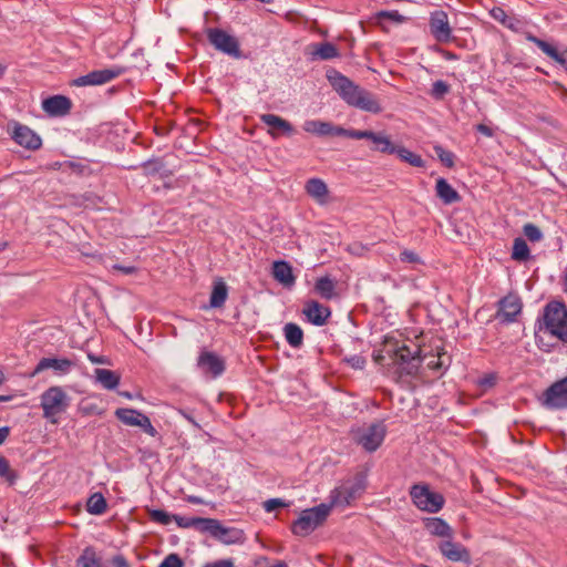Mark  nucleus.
Returning a JSON list of instances; mask_svg holds the SVG:
<instances>
[{"mask_svg":"<svg viewBox=\"0 0 567 567\" xmlns=\"http://www.w3.org/2000/svg\"><path fill=\"white\" fill-rule=\"evenodd\" d=\"M535 332L536 344L545 352H550L554 344L544 340V336L556 338L567 343V307L560 300H550L543 308L542 317L537 319Z\"/></svg>","mask_w":567,"mask_h":567,"instance_id":"f257e3e1","label":"nucleus"},{"mask_svg":"<svg viewBox=\"0 0 567 567\" xmlns=\"http://www.w3.org/2000/svg\"><path fill=\"white\" fill-rule=\"evenodd\" d=\"M327 78L333 90L350 106L361 111L378 114L382 107L375 95L359 85L338 71H331Z\"/></svg>","mask_w":567,"mask_h":567,"instance_id":"f03ea898","label":"nucleus"},{"mask_svg":"<svg viewBox=\"0 0 567 567\" xmlns=\"http://www.w3.org/2000/svg\"><path fill=\"white\" fill-rule=\"evenodd\" d=\"M388 354L396 368L395 373L399 378L415 377L419 373V369L423 362L419 347L412 351L408 346L402 344L393 350H388Z\"/></svg>","mask_w":567,"mask_h":567,"instance_id":"7ed1b4c3","label":"nucleus"},{"mask_svg":"<svg viewBox=\"0 0 567 567\" xmlns=\"http://www.w3.org/2000/svg\"><path fill=\"white\" fill-rule=\"evenodd\" d=\"M41 408L43 417L52 424L58 423V416L66 411L70 405V396L61 386H50L41 394Z\"/></svg>","mask_w":567,"mask_h":567,"instance_id":"20e7f679","label":"nucleus"},{"mask_svg":"<svg viewBox=\"0 0 567 567\" xmlns=\"http://www.w3.org/2000/svg\"><path fill=\"white\" fill-rule=\"evenodd\" d=\"M331 511V505L320 504L318 506L307 508L302 511L299 517L292 523L291 532L296 536H307L312 533L316 528L324 523L329 513Z\"/></svg>","mask_w":567,"mask_h":567,"instance_id":"39448f33","label":"nucleus"},{"mask_svg":"<svg viewBox=\"0 0 567 567\" xmlns=\"http://www.w3.org/2000/svg\"><path fill=\"white\" fill-rule=\"evenodd\" d=\"M410 497L412 503L423 512L437 513L445 503L444 496L440 493L432 492L426 484H414L410 488Z\"/></svg>","mask_w":567,"mask_h":567,"instance_id":"423d86ee","label":"nucleus"},{"mask_svg":"<svg viewBox=\"0 0 567 567\" xmlns=\"http://www.w3.org/2000/svg\"><path fill=\"white\" fill-rule=\"evenodd\" d=\"M385 434L386 426L383 422H375L368 426L352 430L353 441L370 453L380 447L384 441Z\"/></svg>","mask_w":567,"mask_h":567,"instance_id":"0eeeda50","label":"nucleus"},{"mask_svg":"<svg viewBox=\"0 0 567 567\" xmlns=\"http://www.w3.org/2000/svg\"><path fill=\"white\" fill-rule=\"evenodd\" d=\"M364 488V482L360 478L346 481L330 492L328 505H331V508L347 507L363 493Z\"/></svg>","mask_w":567,"mask_h":567,"instance_id":"6e6552de","label":"nucleus"},{"mask_svg":"<svg viewBox=\"0 0 567 567\" xmlns=\"http://www.w3.org/2000/svg\"><path fill=\"white\" fill-rule=\"evenodd\" d=\"M206 35L216 50L234 58H240L239 42L234 35L219 28H208Z\"/></svg>","mask_w":567,"mask_h":567,"instance_id":"1a4fd4ad","label":"nucleus"},{"mask_svg":"<svg viewBox=\"0 0 567 567\" xmlns=\"http://www.w3.org/2000/svg\"><path fill=\"white\" fill-rule=\"evenodd\" d=\"M114 414L123 424L128 426H138L146 434L153 437L158 436V432L153 426L150 417L142 412L130 408H118L115 410Z\"/></svg>","mask_w":567,"mask_h":567,"instance_id":"9d476101","label":"nucleus"},{"mask_svg":"<svg viewBox=\"0 0 567 567\" xmlns=\"http://www.w3.org/2000/svg\"><path fill=\"white\" fill-rule=\"evenodd\" d=\"M206 533L216 538L223 544H243L246 540V536L243 529L237 527H225L217 519L209 518L208 527Z\"/></svg>","mask_w":567,"mask_h":567,"instance_id":"9b49d317","label":"nucleus"},{"mask_svg":"<svg viewBox=\"0 0 567 567\" xmlns=\"http://www.w3.org/2000/svg\"><path fill=\"white\" fill-rule=\"evenodd\" d=\"M123 68L114 66L110 69L94 70L85 75L74 79L71 84L74 86H95L103 85L118 78L123 73Z\"/></svg>","mask_w":567,"mask_h":567,"instance_id":"f8f14e48","label":"nucleus"},{"mask_svg":"<svg viewBox=\"0 0 567 567\" xmlns=\"http://www.w3.org/2000/svg\"><path fill=\"white\" fill-rule=\"evenodd\" d=\"M543 405L549 410L567 409V377L546 389L543 394Z\"/></svg>","mask_w":567,"mask_h":567,"instance_id":"ddd939ff","label":"nucleus"},{"mask_svg":"<svg viewBox=\"0 0 567 567\" xmlns=\"http://www.w3.org/2000/svg\"><path fill=\"white\" fill-rule=\"evenodd\" d=\"M430 31L437 42H449L452 39V28L449 22L447 13L443 10H436L430 17Z\"/></svg>","mask_w":567,"mask_h":567,"instance_id":"4468645a","label":"nucleus"},{"mask_svg":"<svg viewBox=\"0 0 567 567\" xmlns=\"http://www.w3.org/2000/svg\"><path fill=\"white\" fill-rule=\"evenodd\" d=\"M197 367L203 373L209 374L212 378L220 377L226 369L225 360L215 352L207 350H203L199 353Z\"/></svg>","mask_w":567,"mask_h":567,"instance_id":"2eb2a0df","label":"nucleus"},{"mask_svg":"<svg viewBox=\"0 0 567 567\" xmlns=\"http://www.w3.org/2000/svg\"><path fill=\"white\" fill-rule=\"evenodd\" d=\"M11 137L17 144L30 151H37L42 146L40 135L20 123H14Z\"/></svg>","mask_w":567,"mask_h":567,"instance_id":"dca6fc26","label":"nucleus"},{"mask_svg":"<svg viewBox=\"0 0 567 567\" xmlns=\"http://www.w3.org/2000/svg\"><path fill=\"white\" fill-rule=\"evenodd\" d=\"M439 550L450 561L465 565H470L472 561L470 550L461 543L453 542L452 538L441 542Z\"/></svg>","mask_w":567,"mask_h":567,"instance_id":"f3484780","label":"nucleus"},{"mask_svg":"<svg viewBox=\"0 0 567 567\" xmlns=\"http://www.w3.org/2000/svg\"><path fill=\"white\" fill-rule=\"evenodd\" d=\"M522 300L515 293H508L498 301V310L496 317L503 322H513L522 311Z\"/></svg>","mask_w":567,"mask_h":567,"instance_id":"a211bd4d","label":"nucleus"},{"mask_svg":"<svg viewBox=\"0 0 567 567\" xmlns=\"http://www.w3.org/2000/svg\"><path fill=\"white\" fill-rule=\"evenodd\" d=\"M73 362L66 358H42L30 377H35L47 369H52L56 374H66L71 371Z\"/></svg>","mask_w":567,"mask_h":567,"instance_id":"6ab92c4d","label":"nucleus"},{"mask_svg":"<svg viewBox=\"0 0 567 567\" xmlns=\"http://www.w3.org/2000/svg\"><path fill=\"white\" fill-rule=\"evenodd\" d=\"M42 109L50 116H64L70 113L72 102L64 95H53L43 100Z\"/></svg>","mask_w":567,"mask_h":567,"instance_id":"aec40b11","label":"nucleus"},{"mask_svg":"<svg viewBox=\"0 0 567 567\" xmlns=\"http://www.w3.org/2000/svg\"><path fill=\"white\" fill-rule=\"evenodd\" d=\"M302 313L306 316L310 323L318 327L326 324L329 317L331 316L330 309L316 300L307 301L305 303Z\"/></svg>","mask_w":567,"mask_h":567,"instance_id":"412c9836","label":"nucleus"},{"mask_svg":"<svg viewBox=\"0 0 567 567\" xmlns=\"http://www.w3.org/2000/svg\"><path fill=\"white\" fill-rule=\"evenodd\" d=\"M260 121L270 127L268 131V134L272 138L278 137L277 131H280L282 134L288 135V136L292 135V133L295 131L293 126L291 125L290 122H288L287 120L282 118L276 114H271V113L262 114V115H260Z\"/></svg>","mask_w":567,"mask_h":567,"instance_id":"4be33fe9","label":"nucleus"},{"mask_svg":"<svg viewBox=\"0 0 567 567\" xmlns=\"http://www.w3.org/2000/svg\"><path fill=\"white\" fill-rule=\"evenodd\" d=\"M422 522L430 535L447 539L453 538V529L443 518L425 517Z\"/></svg>","mask_w":567,"mask_h":567,"instance_id":"5701e85b","label":"nucleus"},{"mask_svg":"<svg viewBox=\"0 0 567 567\" xmlns=\"http://www.w3.org/2000/svg\"><path fill=\"white\" fill-rule=\"evenodd\" d=\"M272 277L285 287H292L296 281L291 265L285 260H277L274 262Z\"/></svg>","mask_w":567,"mask_h":567,"instance_id":"b1692460","label":"nucleus"},{"mask_svg":"<svg viewBox=\"0 0 567 567\" xmlns=\"http://www.w3.org/2000/svg\"><path fill=\"white\" fill-rule=\"evenodd\" d=\"M339 127L340 126L333 125L330 122H323L320 120L306 121L303 124V130L306 132L318 136H338Z\"/></svg>","mask_w":567,"mask_h":567,"instance_id":"393cba45","label":"nucleus"},{"mask_svg":"<svg viewBox=\"0 0 567 567\" xmlns=\"http://www.w3.org/2000/svg\"><path fill=\"white\" fill-rule=\"evenodd\" d=\"M370 150L382 154H394L395 146L384 132H370Z\"/></svg>","mask_w":567,"mask_h":567,"instance_id":"a878e982","label":"nucleus"},{"mask_svg":"<svg viewBox=\"0 0 567 567\" xmlns=\"http://www.w3.org/2000/svg\"><path fill=\"white\" fill-rule=\"evenodd\" d=\"M306 193L318 204H326L329 194L327 184L321 178H310L305 185Z\"/></svg>","mask_w":567,"mask_h":567,"instance_id":"bb28decb","label":"nucleus"},{"mask_svg":"<svg viewBox=\"0 0 567 567\" xmlns=\"http://www.w3.org/2000/svg\"><path fill=\"white\" fill-rule=\"evenodd\" d=\"M228 297V286L223 278H216L213 281L209 308L218 309L224 307Z\"/></svg>","mask_w":567,"mask_h":567,"instance_id":"cd10ccee","label":"nucleus"},{"mask_svg":"<svg viewBox=\"0 0 567 567\" xmlns=\"http://www.w3.org/2000/svg\"><path fill=\"white\" fill-rule=\"evenodd\" d=\"M436 196L445 204L451 205L461 200V196L445 178L440 177L435 185Z\"/></svg>","mask_w":567,"mask_h":567,"instance_id":"c85d7f7f","label":"nucleus"},{"mask_svg":"<svg viewBox=\"0 0 567 567\" xmlns=\"http://www.w3.org/2000/svg\"><path fill=\"white\" fill-rule=\"evenodd\" d=\"M311 48H312V50H311L310 54L312 55V60L318 59V60L327 61V60L338 58L340 55L338 48L330 42H321L318 44H312Z\"/></svg>","mask_w":567,"mask_h":567,"instance_id":"c756f323","label":"nucleus"},{"mask_svg":"<svg viewBox=\"0 0 567 567\" xmlns=\"http://www.w3.org/2000/svg\"><path fill=\"white\" fill-rule=\"evenodd\" d=\"M76 567H104L93 546H86L75 561Z\"/></svg>","mask_w":567,"mask_h":567,"instance_id":"7c9ffc66","label":"nucleus"},{"mask_svg":"<svg viewBox=\"0 0 567 567\" xmlns=\"http://www.w3.org/2000/svg\"><path fill=\"white\" fill-rule=\"evenodd\" d=\"M174 522L177 524L178 527L195 528L202 533H206V527H208L209 518L185 517L181 515H174Z\"/></svg>","mask_w":567,"mask_h":567,"instance_id":"2f4dec72","label":"nucleus"},{"mask_svg":"<svg viewBox=\"0 0 567 567\" xmlns=\"http://www.w3.org/2000/svg\"><path fill=\"white\" fill-rule=\"evenodd\" d=\"M142 167L147 176L159 175L161 177H169L173 175V172L166 168L161 158L148 159L142 164Z\"/></svg>","mask_w":567,"mask_h":567,"instance_id":"473e14b6","label":"nucleus"},{"mask_svg":"<svg viewBox=\"0 0 567 567\" xmlns=\"http://www.w3.org/2000/svg\"><path fill=\"white\" fill-rule=\"evenodd\" d=\"M284 333L287 342L290 347L298 349L303 343V331L293 322L286 323L284 327Z\"/></svg>","mask_w":567,"mask_h":567,"instance_id":"72a5a7b5","label":"nucleus"},{"mask_svg":"<svg viewBox=\"0 0 567 567\" xmlns=\"http://www.w3.org/2000/svg\"><path fill=\"white\" fill-rule=\"evenodd\" d=\"M525 38L527 41L537 45V48L539 50H542L543 53H545L547 56L553 59L555 62L558 61L561 52H559L558 49L554 44L537 38L536 35H534L530 32H527L525 34Z\"/></svg>","mask_w":567,"mask_h":567,"instance_id":"f704fd0d","label":"nucleus"},{"mask_svg":"<svg viewBox=\"0 0 567 567\" xmlns=\"http://www.w3.org/2000/svg\"><path fill=\"white\" fill-rule=\"evenodd\" d=\"M316 292L326 300L333 299L336 293V282L329 277H320L315 284Z\"/></svg>","mask_w":567,"mask_h":567,"instance_id":"c9c22d12","label":"nucleus"},{"mask_svg":"<svg viewBox=\"0 0 567 567\" xmlns=\"http://www.w3.org/2000/svg\"><path fill=\"white\" fill-rule=\"evenodd\" d=\"M97 382L106 390H114L120 383V375L107 369H95Z\"/></svg>","mask_w":567,"mask_h":567,"instance_id":"e433bc0d","label":"nucleus"},{"mask_svg":"<svg viewBox=\"0 0 567 567\" xmlns=\"http://www.w3.org/2000/svg\"><path fill=\"white\" fill-rule=\"evenodd\" d=\"M423 361L426 360V367L430 370L442 372L445 371L450 364V358L445 352H439L437 354L423 355Z\"/></svg>","mask_w":567,"mask_h":567,"instance_id":"4c0bfd02","label":"nucleus"},{"mask_svg":"<svg viewBox=\"0 0 567 567\" xmlns=\"http://www.w3.org/2000/svg\"><path fill=\"white\" fill-rule=\"evenodd\" d=\"M394 154H396L402 162H405L413 167L422 168L425 166L424 159L419 154L411 152L404 146H395Z\"/></svg>","mask_w":567,"mask_h":567,"instance_id":"58836bf2","label":"nucleus"},{"mask_svg":"<svg viewBox=\"0 0 567 567\" xmlns=\"http://www.w3.org/2000/svg\"><path fill=\"white\" fill-rule=\"evenodd\" d=\"M106 508V499L101 493L92 494L86 502V511L92 515H102Z\"/></svg>","mask_w":567,"mask_h":567,"instance_id":"ea45409f","label":"nucleus"},{"mask_svg":"<svg viewBox=\"0 0 567 567\" xmlns=\"http://www.w3.org/2000/svg\"><path fill=\"white\" fill-rule=\"evenodd\" d=\"M529 258L530 249L527 243L520 237L515 238L513 243L512 259L516 261H526Z\"/></svg>","mask_w":567,"mask_h":567,"instance_id":"a19ab883","label":"nucleus"},{"mask_svg":"<svg viewBox=\"0 0 567 567\" xmlns=\"http://www.w3.org/2000/svg\"><path fill=\"white\" fill-rule=\"evenodd\" d=\"M433 150L444 166L452 168L455 165V154L453 152L445 150L440 144L434 145Z\"/></svg>","mask_w":567,"mask_h":567,"instance_id":"79ce46f5","label":"nucleus"},{"mask_svg":"<svg viewBox=\"0 0 567 567\" xmlns=\"http://www.w3.org/2000/svg\"><path fill=\"white\" fill-rule=\"evenodd\" d=\"M0 477L6 480L10 485L14 484L18 478V475L11 468L9 461L2 455H0Z\"/></svg>","mask_w":567,"mask_h":567,"instance_id":"37998d69","label":"nucleus"},{"mask_svg":"<svg viewBox=\"0 0 567 567\" xmlns=\"http://www.w3.org/2000/svg\"><path fill=\"white\" fill-rule=\"evenodd\" d=\"M147 512L151 520L154 523L168 525L172 520H174L175 514H169L163 509H148Z\"/></svg>","mask_w":567,"mask_h":567,"instance_id":"c03bdc74","label":"nucleus"},{"mask_svg":"<svg viewBox=\"0 0 567 567\" xmlns=\"http://www.w3.org/2000/svg\"><path fill=\"white\" fill-rule=\"evenodd\" d=\"M371 131H361V130H353V128H344L339 127L338 136L349 137L353 140H369Z\"/></svg>","mask_w":567,"mask_h":567,"instance_id":"a18cd8bd","label":"nucleus"},{"mask_svg":"<svg viewBox=\"0 0 567 567\" xmlns=\"http://www.w3.org/2000/svg\"><path fill=\"white\" fill-rule=\"evenodd\" d=\"M523 233L533 243H537L543 239L542 230L532 223L524 225Z\"/></svg>","mask_w":567,"mask_h":567,"instance_id":"49530a36","label":"nucleus"},{"mask_svg":"<svg viewBox=\"0 0 567 567\" xmlns=\"http://www.w3.org/2000/svg\"><path fill=\"white\" fill-rule=\"evenodd\" d=\"M491 16L502 24L506 25L509 29H514L511 19L508 18L506 11L503 8L495 7L491 10Z\"/></svg>","mask_w":567,"mask_h":567,"instance_id":"de8ad7c7","label":"nucleus"},{"mask_svg":"<svg viewBox=\"0 0 567 567\" xmlns=\"http://www.w3.org/2000/svg\"><path fill=\"white\" fill-rule=\"evenodd\" d=\"M449 92L450 85L442 80L435 81L432 85L431 94L435 99H442Z\"/></svg>","mask_w":567,"mask_h":567,"instance_id":"09e8293b","label":"nucleus"},{"mask_svg":"<svg viewBox=\"0 0 567 567\" xmlns=\"http://www.w3.org/2000/svg\"><path fill=\"white\" fill-rule=\"evenodd\" d=\"M158 567H184L182 558L173 553L167 555Z\"/></svg>","mask_w":567,"mask_h":567,"instance_id":"8fccbe9b","label":"nucleus"},{"mask_svg":"<svg viewBox=\"0 0 567 567\" xmlns=\"http://www.w3.org/2000/svg\"><path fill=\"white\" fill-rule=\"evenodd\" d=\"M59 168L64 172L70 171V172H74L78 174H82L85 166L78 162L64 161V162H62V164H59Z\"/></svg>","mask_w":567,"mask_h":567,"instance_id":"3c124183","label":"nucleus"},{"mask_svg":"<svg viewBox=\"0 0 567 567\" xmlns=\"http://www.w3.org/2000/svg\"><path fill=\"white\" fill-rule=\"evenodd\" d=\"M344 362H347L351 368L353 369H363L365 367L367 360L364 357L360 354H354L351 357H346L343 359Z\"/></svg>","mask_w":567,"mask_h":567,"instance_id":"603ef678","label":"nucleus"},{"mask_svg":"<svg viewBox=\"0 0 567 567\" xmlns=\"http://www.w3.org/2000/svg\"><path fill=\"white\" fill-rule=\"evenodd\" d=\"M380 18L391 20L396 23H402L405 21V17H403L399 11L396 10H390V11H381L379 13Z\"/></svg>","mask_w":567,"mask_h":567,"instance_id":"864d4df0","label":"nucleus"},{"mask_svg":"<svg viewBox=\"0 0 567 567\" xmlns=\"http://www.w3.org/2000/svg\"><path fill=\"white\" fill-rule=\"evenodd\" d=\"M284 506H286V504L280 498H270L264 503V509L268 513Z\"/></svg>","mask_w":567,"mask_h":567,"instance_id":"5fc2aeb1","label":"nucleus"},{"mask_svg":"<svg viewBox=\"0 0 567 567\" xmlns=\"http://www.w3.org/2000/svg\"><path fill=\"white\" fill-rule=\"evenodd\" d=\"M400 259H401V261H404V262H411V264L420 262V257L417 256V254H415L412 250L402 251L400 254Z\"/></svg>","mask_w":567,"mask_h":567,"instance_id":"6e6d98bb","label":"nucleus"},{"mask_svg":"<svg viewBox=\"0 0 567 567\" xmlns=\"http://www.w3.org/2000/svg\"><path fill=\"white\" fill-rule=\"evenodd\" d=\"M475 128L478 133L483 134L486 137H492L494 135L493 128L485 124L480 123L475 126Z\"/></svg>","mask_w":567,"mask_h":567,"instance_id":"4d7b16f0","label":"nucleus"},{"mask_svg":"<svg viewBox=\"0 0 567 567\" xmlns=\"http://www.w3.org/2000/svg\"><path fill=\"white\" fill-rule=\"evenodd\" d=\"M436 52H439L442 55V58L447 60V61L458 60V55L457 54H455L454 52L444 50L442 48H436Z\"/></svg>","mask_w":567,"mask_h":567,"instance_id":"13d9d810","label":"nucleus"},{"mask_svg":"<svg viewBox=\"0 0 567 567\" xmlns=\"http://www.w3.org/2000/svg\"><path fill=\"white\" fill-rule=\"evenodd\" d=\"M204 567H234L230 559H221L214 563H208Z\"/></svg>","mask_w":567,"mask_h":567,"instance_id":"bf43d9fd","label":"nucleus"},{"mask_svg":"<svg viewBox=\"0 0 567 567\" xmlns=\"http://www.w3.org/2000/svg\"><path fill=\"white\" fill-rule=\"evenodd\" d=\"M112 565L114 567H127V560L123 555H116L112 558Z\"/></svg>","mask_w":567,"mask_h":567,"instance_id":"052dcab7","label":"nucleus"},{"mask_svg":"<svg viewBox=\"0 0 567 567\" xmlns=\"http://www.w3.org/2000/svg\"><path fill=\"white\" fill-rule=\"evenodd\" d=\"M11 429L9 426L0 427V445H2L9 437Z\"/></svg>","mask_w":567,"mask_h":567,"instance_id":"680f3d73","label":"nucleus"},{"mask_svg":"<svg viewBox=\"0 0 567 567\" xmlns=\"http://www.w3.org/2000/svg\"><path fill=\"white\" fill-rule=\"evenodd\" d=\"M115 269L121 270L122 272L126 275L134 274L136 271V268L133 266H114Z\"/></svg>","mask_w":567,"mask_h":567,"instance_id":"e2e57ef3","label":"nucleus"},{"mask_svg":"<svg viewBox=\"0 0 567 567\" xmlns=\"http://www.w3.org/2000/svg\"><path fill=\"white\" fill-rule=\"evenodd\" d=\"M557 63L564 66V69L567 71V49L560 53Z\"/></svg>","mask_w":567,"mask_h":567,"instance_id":"0e129e2a","label":"nucleus"},{"mask_svg":"<svg viewBox=\"0 0 567 567\" xmlns=\"http://www.w3.org/2000/svg\"><path fill=\"white\" fill-rule=\"evenodd\" d=\"M89 359L93 362V363H101L102 360L97 357H94V355H91L89 354Z\"/></svg>","mask_w":567,"mask_h":567,"instance_id":"69168bd1","label":"nucleus"},{"mask_svg":"<svg viewBox=\"0 0 567 567\" xmlns=\"http://www.w3.org/2000/svg\"><path fill=\"white\" fill-rule=\"evenodd\" d=\"M373 359L377 363H381L383 355L381 353L374 354Z\"/></svg>","mask_w":567,"mask_h":567,"instance_id":"338daca9","label":"nucleus"},{"mask_svg":"<svg viewBox=\"0 0 567 567\" xmlns=\"http://www.w3.org/2000/svg\"><path fill=\"white\" fill-rule=\"evenodd\" d=\"M9 246L8 241H0V252H2Z\"/></svg>","mask_w":567,"mask_h":567,"instance_id":"774afa93","label":"nucleus"}]
</instances>
